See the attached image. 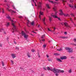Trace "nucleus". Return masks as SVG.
I'll return each instance as SVG.
<instances>
[{"label": "nucleus", "mask_w": 76, "mask_h": 76, "mask_svg": "<svg viewBox=\"0 0 76 76\" xmlns=\"http://www.w3.org/2000/svg\"><path fill=\"white\" fill-rule=\"evenodd\" d=\"M6 17L7 19H9L10 20H11L12 23V25L13 27V28L12 29V32H14V31H18V29L17 28L16 26L15 25V22L13 21V20H12L10 16L9 15L6 14Z\"/></svg>", "instance_id": "f257e3e1"}, {"label": "nucleus", "mask_w": 76, "mask_h": 76, "mask_svg": "<svg viewBox=\"0 0 76 76\" xmlns=\"http://www.w3.org/2000/svg\"><path fill=\"white\" fill-rule=\"evenodd\" d=\"M56 8L57 7L56 6H54V7H53V9L54 11L55 12V13H52L51 14V16H52V17H53V18H57L59 20H61V19H60V18L57 16V13L58 12L57 11Z\"/></svg>", "instance_id": "f03ea898"}, {"label": "nucleus", "mask_w": 76, "mask_h": 76, "mask_svg": "<svg viewBox=\"0 0 76 76\" xmlns=\"http://www.w3.org/2000/svg\"><path fill=\"white\" fill-rule=\"evenodd\" d=\"M54 73H64V70H61L60 69H58L56 68H55V69H54Z\"/></svg>", "instance_id": "7ed1b4c3"}, {"label": "nucleus", "mask_w": 76, "mask_h": 76, "mask_svg": "<svg viewBox=\"0 0 76 76\" xmlns=\"http://www.w3.org/2000/svg\"><path fill=\"white\" fill-rule=\"evenodd\" d=\"M21 35L22 36H23L24 38H25L26 39H27L28 37V35L26 34L23 31H21Z\"/></svg>", "instance_id": "20e7f679"}, {"label": "nucleus", "mask_w": 76, "mask_h": 76, "mask_svg": "<svg viewBox=\"0 0 76 76\" xmlns=\"http://www.w3.org/2000/svg\"><path fill=\"white\" fill-rule=\"evenodd\" d=\"M59 12L60 13H59V15H64V16H69V15L68 14H65L63 13V11H62V10H59Z\"/></svg>", "instance_id": "39448f33"}, {"label": "nucleus", "mask_w": 76, "mask_h": 76, "mask_svg": "<svg viewBox=\"0 0 76 76\" xmlns=\"http://www.w3.org/2000/svg\"><path fill=\"white\" fill-rule=\"evenodd\" d=\"M41 4H42V2H39V3H37V6L38 9H41Z\"/></svg>", "instance_id": "423d86ee"}, {"label": "nucleus", "mask_w": 76, "mask_h": 76, "mask_svg": "<svg viewBox=\"0 0 76 76\" xmlns=\"http://www.w3.org/2000/svg\"><path fill=\"white\" fill-rule=\"evenodd\" d=\"M7 6L8 7L7 8V9L8 10V11H9V12H11V13H16V11H14L13 10H12L9 9V8H10V7H9V6L8 5H7Z\"/></svg>", "instance_id": "0eeeda50"}, {"label": "nucleus", "mask_w": 76, "mask_h": 76, "mask_svg": "<svg viewBox=\"0 0 76 76\" xmlns=\"http://www.w3.org/2000/svg\"><path fill=\"white\" fill-rule=\"evenodd\" d=\"M39 18L40 20H41V16H43L44 15V12H42L41 11H40L39 12Z\"/></svg>", "instance_id": "6e6552de"}, {"label": "nucleus", "mask_w": 76, "mask_h": 76, "mask_svg": "<svg viewBox=\"0 0 76 76\" xmlns=\"http://www.w3.org/2000/svg\"><path fill=\"white\" fill-rule=\"evenodd\" d=\"M54 69H56V68H54L53 69V68H50V67L48 66L47 67V69L48 70H50V71H52L54 73Z\"/></svg>", "instance_id": "1a4fd4ad"}, {"label": "nucleus", "mask_w": 76, "mask_h": 76, "mask_svg": "<svg viewBox=\"0 0 76 76\" xmlns=\"http://www.w3.org/2000/svg\"><path fill=\"white\" fill-rule=\"evenodd\" d=\"M61 25H63V24L65 25V26L66 27V28H70V26H69V25H68V24L67 23H61Z\"/></svg>", "instance_id": "9d476101"}, {"label": "nucleus", "mask_w": 76, "mask_h": 76, "mask_svg": "<svg viewBox=\"0 0 76 76\" xmlns=\"http://www.w3.org/2000/svg\"><path fill=\"white\" fill-rule=\"evenodd\" d=\"M65 49L66 50H68L69 53H72V52H73V50H72L71 48H65Z\"/></svg>", "instance_id": "9b49d317"}, {"label": "nucleus", "mask_w": 76, "mask_h": 76, "mask_svg": "<svg viewBox=\"0 0 76 76\" xmlns=\"http://www.w3.org/2000/svg\"><path fill=\"white\" fill-rule=\"evenodd\" d=\"M48 1L51 3H52V4H57V2L54 1L53 2V1H50V0H48Z\"/></svg>", "instance_id": "f8f14e48"}, {"label": "nucleus", "mask_w": 76, "mask_h": 76, "mask_svg": "<svg viewBox=\"0 0 76 76\" xmlns=\"http://www.w3.org/2000/svg\"><path fill=\"white\" fill-rule=\"evenodd\" d=\"M30 23H31L30 22V21H29V20H27V26H28V27H30V26H29V24H30Z\"/></svg>", "instance_id": "ddd939ff"}, {"label": "nucleus", "mask_w": 76, "mask_h": 76, "mask_svg": "<svg viewBox=\"0 0 76 76\" xmlns=\"http://www.w3.org/2000/svg\"><path fill=\"white\" fill-rule=\"evenodd\" d=\"M45 19H46V18L45 17H44V18L42 19V20L43 22V23L44 25H46L45 23Z\"/></svg>", "instance_id": "4468645a"}, {"label": "nucleus", "mask_w": 76, "mask_h": 76, "mask_svg": "<svg viewBox=\"0 0 76 76\" xmlns=\"http://www.w3.org/2000/svg\"><path fill=\"white\" fill-rule=\"evenodd\" d=\"M66 58H67V57L65 56L61 57V60H64L66 59Z\"/></svg>", "instance_id": "2eb2a0df"}, {"label": "nucleus", "mask_w": 76, "mask_h": 76, "mask_svg": "<svg viewBox=\"0 0 76 76\" xmlns=\"http://www.w3.org/2000/svg\"><path fill=\"white\" fill-rule=\"evenodd\" d=\"M11 56L13 58H15L16 57V55L15 54L12 53L11 54Z\"/></svg>", "instance_id": "dca6fc26"}, {"label": "nucleus", "mask_w": 76, "mask_h": 76, "mask_svg": "<svg viewBox=\"0 0 76 76\" xmlns=\"http://www.w3.org/2000/svg\"><path fill=\"white\" fill-rule=\"evenodd\" d=\"M35 1H37V0H31L32 2H34V4H35V6H37V4H36V3H35Z\"/></svg>", "instance_id": "f3484780"}, {"label": "nucleus", "mask_w": 76, "mask_h": 76, "mask_svg": "<svg viewBox=\"0 0 76 76\" xmlns=\"http://www.w3.org/2000/svg\"><path fill=\"white\" fill-rule=\"evenodd\" d=\"M57 50L58 51H63V49H62V48H61L60 49H57Z\"/></svg>", "instance_id": "a211bd4d"}, {"label": "nucleus", "mask_w": 76, "mask_h": 76, "mask_svg": "<svg viewBox=\"0 0 76 76\" xmlns=\"http://www.w3.org/2000/svg\"><path fill=\"white\" fill-rule=\"evenodd\" d=\"M39 41L40 42V43H42V41H43V42H44V41H45V39H42V40H40V39H39Z\"/></svg>", "instance_id": "6ab92c4d"}, {"label": "nucleus", "mask_w": 76, "mask_h": 76, "mask_svg": "<svg viewBox=\"0 0 76 76\" xmlns=\"http://www.w3.org/2000/svg\"><path fill=\"white\" fill-rule=\"evenodd\" d=\"M56 60H57V61H60V62H61V59H60V58H56Z\"/></svg>", "instance_id": "aec40b11"}, {"label": "nucleus", "mask_w": 76, "mask_h": 76, "mask_svg": "<svg viewBox=\"0 0 76 76\" xmlns=\"http://www.w3.org/2000/svg\"><path fill=\"white\" fill-rule=\"evenodd\" d=\"M62 1L63 3V4L64 5H65V4H64V3H66V1H64V0H62Z\"/></svg>", "instance_id": "412c9836"}, {"label": "nucleus", "mask_w": 76, "mask_h": 76, "mask_svg": "<svg viewBox=\"0 0 76 76\" xmlns=\"http://www.w3.org/2000/svg\"><path fill=\"white\" fill-rule=\"evenodd\" d=\"M46 6L48 9H50V7L49 6V4H46Z\"/></svg>", "instance_id": "4be33fe9"}, {"label": "nucleus", "mask_w": 76, "mask_h": 76, "mask_svg": "<svg viewBox=\"0 0 76 76\" xmlns=\"http://www.w3.org/2000/svg\"><path fill=\"white\" fill-rule=\"evenodd\" d=\"M4 31V28H2L0 29V32H2V31Z\"/></svg>", "instance_id": "5701e85b"}, {"label": "nucleus", "mask_w": 76, "mask_h": 76, "mask_svg": "<svg viewBox=\"0 0 76 76\" xmlns=\"http://www.w3.org/2000/svg\"><path fill=\"white\" fill-rule=\"evenodd\" d=\"M69 6L71 7L72 8H73V7H74V6L70 4H69Z\"/></svg>", "instance_id": "b1692460"}, {"label": "nucleus", "mask_w": 76, "mask_h": 76, "mask_svg": "<svg viewBox=\"0 0 76 76\" xmlns=\"http://www.w3.org/2000/svg\"><path fill=\"white\" fill-rule=\"evenodd\" d=\"M27 56L28 57H29V58L31 57V56H30L29 53H27Z\"/></svg>", "instance_id": "393cba45"}, {"label": "nucleus", "mask_w": 76, "mask_h": 76, "mask_svg": "<svg viewBox=\"0 0 76 76\" xmlns=\"http://www.w3.org/2000/svg\"><path fill=\"white\" fill-rule=\"evenodd\" d=\"M2 66H4V62L3 61H1Z\"/></svg>", "instance_id": "a878e982"}, {"label": "nucleus", "mask_w": 76, "mask_h": 76, "mask_svg": "<svg viewBox=\"0 0 76 76\" xmlns=\"http://www.w3.org/2000/svg\"><path fill=\"white\" fill-rule=\"evenodd\" d=\"M48 29L49 31H50V32H53V31L51 30L49 28H48Z\"/></svg>", "instance_id": "bb28decb"}, {"label": "nucleus", "mask_w": 76, "mask_h": 76, "mask_svg": "<svg viewBox=\"0 0 76 76\" xmlns=\"http://www.w3.org/2000/svg\"><path fill=\"white\" fill-rule=\"evenodd\" d=\"M11 62L12 63V64H14V62L12 60H11Z\"/></svg>", "instance_id": "cd10ccee"}, {"label": "nucleus", "mask_w": 76, "mask_h": 76, "mask_svg": "<svg viewBox=\"0 0 76 76\" xmlns=\"http://www.w3.org/2000/svg\"><path fill=\"white\" fill-rule=\"evenodd\" d=\"M42 38H45V34H44V35H42V36L41 37Z\"/></svg>", "instance_id": "c85d7f7f"}, {"label": "nucleus", "mask_w": 76, "mask_h": 76, "mask_svg": "<svg viewBox=\"0 0 76 76\" xmlns=\"http://www.w3.org/2000/svg\"><path fill=\"white\" fill-rule=\"evenodd\" d=\"M54 55L55 56H59V55L58 53H54Z\"/></svg>", "instance_id": "c756f323"}, {"label": "nucleus", "mask_w": 76, "mask_h": 76, "mask_svg": "<svg viewBox=\"0 0 76 76\" xmlns=\"http://www.w3.org/2000/svg\"><path fill=\"white\" fill-rule=\"evenodd\" d=\"M49 20H50V21H51V17L49 16Z\"/></svg>", "instance_id": "7c9ffc66"}, {"label": "nucleus", "mask_w": 76, "mask_h": 76, "mask_svg": "<svg viewBox=\"0 0 76 76\" xmlns=\"http://www.w3.org/2000/svg\"><path fill=\"white\" fill-rule=\"evenodd\" d=\"M43 48H45V47H46V45H45V44H44L43 45Z\"/></svg>", "instance_id": "2f4dec72"}, {"label": "nucleus", "mask_w": 76, "mask_h": 76, "mask_svg": "<svg viewBox=\"0 0 76 76\" xmlns=\"http://www.w3.org/2000/svg\"><path fill=\"white\" fill-rule=\"evenodd\" d=\"M16 50H19V47H15Z\"/></svg>", "instance_id": "473e14b6"}, {"label": "nucleus", "mask_w": 76, "mask_h": 76, "mask_svg": "<svg viewBox=\"0 0 76 76\" xmlns=\"http://www.w3.org/2000/svg\"><path fill=\"white\" fill-rule=\"evenodd\" d=\"M31 25H33L34 24V22H32V23H31Z\"/></svg>", "instance_id": "72a5a7b5"}, {"label": "nucleus", "mask_w": 76, "mask_h": 76, "mask_svg": "<svg viewBox=\"0 0 76 76\" xmlns=\"http://www.w3.org/2000/svg\"><path fill=\"white\" fill-rule=\"evenodd\" d=\"M69 73H71L72 72V70H69L68 71Z\"/></svg>", "instance_id": "f704fd0d"}, {"label": "nucleus", "mask_w": 76, "mask_h": 76, "mask_svg": "<svg viewBox=\"0 0 76 76\" xmlns=\"http://www.w3.org/2000/svg\"><path fill=\"white\" fill-rule=\"evenodd\" d=\"M9 26V23H7V26Z\"/></svg>", "instance_id": "c9c22d12"}, {"label": "nucleus", "mask_w": 76, "mask_h": 76, "mask_svg": "<svg viewBox=\"0 0 76 76\" xmlns=\"http://www.w3.org/2000/svg\"><path fill=\"white\" fill-rule=\"evenodd\" d=\"M31 51H32L33 53L34 52H35V50H34V49H32V50H31Z\"/></svg>", "instance_id": "e433bc0d"}, {"label": "nucleus", "mask_w": 76, "mask_h": 76, "mask_svg": "<svg viewBox=\"0 0 76 76\" xmlns=\"http://www.w3.org/2000/svg\"><path fill=\"white\" fill-rule=\"evenodd\" d=\"M70 3H72L73 2V0H70Z\"/></svg>", "instance_id": "4c0bfd02"}, {"label": "nucleus", "mask_w": 76, "mask_h": 76, "mask_svg": "<svg viewBox=\"0 0 76 76\" xmlns=\"http://www.w3.org/2000/svg\"><path fill=\"white\" fill-rule=\"evenodd\" d=\"M71 15H72V16H73L74 17L75 16V15L73 14H71Z\"/></svg>", "instance_id": "58836bf2"}, {"label": "nucleus", "mask_w": 76, "mask_h": 76, "mask_svg": "<svg viewBox=\"0 0 76 76\" xmlns=\"http://www.w3.org/2000/svg\"><path fill=\"white\" fill-rule=\"evenodd\" d=\"M63 39H64V38H66V37H61Z\"/></svg>", "instance_id": "ea45409f"}, {"label": "nucleus", "mask_w": 76, "mask_h": 76, "mask_svg": "<svg viewBox=\"0 0 76 76\" xmlns=\"http://www.w3.org/2000/svg\"><path fill=\"white\" fill-rule=\"evenodd\" d=\"M70 19L71 21L72 22V23H73V21H72V18H70Z\"/></svg>", "instance_id": "a19ab883"}, {"label": "nucleus", "mask_w": 76, "mask_h": 76, "mask_svg": "<svg viewBox=\"0 0 76 76\" xmlns=\"http://www.w3.org/2000/svg\"><path fill=\"white\" fill-rule=\"evenodd\" d=\"M56 76H58V74L56 73Z\"/></svg>", "instance_id": "79ce46f5"}, {"label": "nucleus", "mask_w": 76, "mask_h": 76, "mask_svg": "<svg viewBox=\"0 0 76 76\" xmlns=\"http://www.w3.org/2000/svg\"><path fill=\"white\" fill-rule=\"evenodd\" d=\"M44 69H45V70H47V68L45 67H43Z\"/></svg>", "instance_id": "37998d69"}, {"label": "nucleus", "mask_w": 76, "mask_h": 76, "mask_svg": "<svg viewBox=\"0 0 76 76\" xmlns=\"http://www.w3.org/2000/svg\"><path fill=\"white\" fill-rule=\"evenodd\" d=\"M74 42H76V39H74Z\"/></svg>", "instance_id": "c03bdc74"}, {"label": "nucleus", "mask_w": 76, "mask_h": 76, "mask_svg": "<svg viewBox=\"0 0 76 76\" xmlns=\"http://www.w3.org/2000/svg\"><path fill=\"white\" fill-rule=\"evenodd\" d=\"M48 61H51V59H48Z\"/></svg>", "instance_id": "a18cd8bd"}, {"label": "nucleus", "mask_w": 76, "mask_h": 76, "mask_svg": "<svg viewBox=\"0 0 76 76\" xmlns=\"http://www.w3.org/2000/svg\"><path fill=\"white\" fill-rule=\"evenodd\" d=\"M19 18H22V16H19Z\"/></svg>", "instance_id": "49530a36"}, {"label": "nucleus", "mask_w": 76, "mask_h": 76, "mask_svg": "<svg viewBox=\"0 0 76 76\" xmlns=\"http://www.w3.org/2000/svg\"><path fill=\"white\" fill-rule=\"evenodd\" d=\"M2 13H4V10H3V9H2Z\"/></svg>", "instance_id": "de8ad7c7"}, {"label": "nucleus", "mask_w": 76, "mask_h": 76, "mask_svg": "<svg viewBox=\"0 0 76 76\" xmlns=\"http://www.w3.org/2000/svg\"><path fill=\"white\" fill-rule=\"evenodd\" d=\"M67 32H65L64 33V34H65V35H67Z\"/></svg>", "instance_id": "09e8293b"}, {"label": "nucleus", "mask_w": 76, "mask_h": 76, "mask_svg": "<svg viewBox=\"0 0 76 76\" xmlns=\"http://www.w3.org/2000/svg\"><path fill=\"white\" fill-rule=\"evenodd\" d=\"M46 56L47 57H48H48H49V56H48V55H46Z\"/></svg>", "instance_id": "8fccbe9b"}, {"label": "nucleus", "mask_w": 76, "mask_h": 76, "mask_svg": "<svg viewBox=\"0 0 76 76\" xmlns=\"http://www.w3.org/2000/svg\"><path fill=\"white\" fill-rule=\"evenodd\" d=\"M4 34H6V32L5 31H4Z\"/></svg>", "instance_id": "3c124183"}, {"label": "nucleus", "mask_w": 76, "mask_h": 76, "mask_svg": "<svg viewBox=\"0 0 76 76\" xmlns=\"http://www.w3.org/2000/svg\"><path fill=\"white\" fill-rule=\"evenodd\" d=\"M32 32H33V33H35V34H37V33L34 32V31H32Z\"/></svg>", "instance_id": "603ef678"}, {"label": "nucleus", "mask_w": 76, "mask_h": 76, "mask_svg": "<svg viewBox=\"0 0 76 76\" xmlns=\"http://www.w3.org/2000/svg\"><path fill=\"white\" fill-rule=\"evenodd\" d=\"M20 69H21V70H22L23 69V68L21 67H20Z\"/></svg>", "instance_id": "864d4df0"}, {"label": "nucleus", "mask_w": 76, "mask_h": 76, "mask_svg": "<svg viewBox=\"0 0 76 76\" xmlns=\"http://www.w3.org/2000/svg\"><path fill=\"white\" fill-rule=\"evenodd\" d=\"M0 47H2V45L1 44H0Z\"/></svg>", "instance_id": "5fc2aeb1"}, {"label": "nucleus", "mask_w": 76, "mask_h": 76, "mask_svg": "<svg viewBox=\"0 0 76 76\" xmlns=\"http://www.w3.org/2000/svg\"><path fill=\"white\" fill-rule=\"evenodd\" d=\"M41 76H44V74H42L41 75Z\"/></svg>", "instance_id": "6e6d98bb"}, {"label": "nucleus", "mask_w": 76, "mask_h": 76, "mask_svg": "<svg viewBox=\"0 0 76 76\" xmlns=\"http://www.w3.org/2000/svg\"><path fill=\"white\" fill-rule=\"evenodd\" d=\"M14 44H16V43L15 42V41L14 42Z\"/></svg>", "instance_id": "4d7b16f0"}, {"label": "nucleus", "mask_w": 76, "mask_h": 76, "mask_svg": "<svg viewBox=\"0 0 76 76\" xmlns=\"http://www.w3.org/2000/svg\"><path fill=\"white\" fill-rule=\"evenodd\" d=\"M38 57H39V58H40V56H39V55H38Z\"/></svg>", "instance_id": "13d9d810"}, {"label": "nucleus", "mask_w": 76, "mask_h": 76, "mask_svg": "<svg viewBox=\"0 0 76 76\" xmlns=\"http://www.w3.org/2000/svg\"><path fill=\"white\" fill-rule=\"evenodd\" d=\"M14 9H15V10H16V8H15V7H14Z\"/></svg>", "instance_id": "bf43d9fd"}, {"label": "nucleus", "mask_w": 76, "mask_h": 76, "mask_svg": "<svg viewBox=\"0 0 76 76\" xmlns=\"http://www.w3.org/2000/svg\"><path fill=\"white\" fill-rule=\"evenodd\" d=\"M53 29H54V30H56V28H53Z\"/></svg>", "instance_id": "052dcab7"}, {"label": "nucleus", "mask_w": 76, "mask_h": 76, "mask_svg": "<svg viewBox=\"0 0 76 76\" xmlns=\"http://www.w3.org/2000/svg\"><path fill=\"white\" fill-rule=\"evenodd\" d=\"M40 26V25H39L38 26V27H39Z\"/></svg>", "instance_id": "680f3d73"}, {"label": "nucleus", "mask_w": 76, "mask_h": 76, "mask_svg": "<svg viewBox=\"0 0 76 76\" xmlns=\"http://www.w3.org/2000/svg\"><path fill=\"white\" fill-rule=\"evenodd\" d=\"M43 10H45V9L43 8Z\"/></svg>", "instance_id": "e2e57ef3"}, {"label": "nucleus", "mask_w": 76, "mask_h": 76, "mask_svg": "<svg viewBox=\"0 0 76 76\" xmlns=\"http://www.w3.org/2000/svg\"><path fill=\"white\" fill-rule=\"evenodd\" d=\"M4 1H5V2H6V1H7L6 0H5Z\"/></svg>", "instance_id": "0e129e2a"}, {"label": "nucleus", "mask_w": 76, "mask_h": 76, "mask_svg": "<svg viewBox=\"0 0 76 76\" xmlns=\"http://www.w3.org/2000/svg\"><path fill=\"white\" fill-rule=\"evenodd\" d=\"M4 69L5 70H6V68L5 67L4 68Z\"/></svg>", "instance_id": "69168bd1"}, {"label": "nucleus", "mask_w": 76, "mask_h": 76, "mask_svg": "<svg viewBox=\"0 0 76 76\" xmlns=\"http://www.w3.org/2000/svg\"><path fill=\"white\" fill-rule=\"evenodd\" d=\"M74 25L75 26H76V25H75V24H74Z\"/></svg>", "instance_id": "338daca9"}, {"label": "nucleus", "mask_w": 76, "mask_h": 76, "mask_svg": "<svg viewBox=\"0 0 76 76\" xmlns=\"http://www.w3.org/2000/svg\"><path fill=\"white\" fill-rule=\"evenodd\" d=\"M32 6H34V5L32 4Z\"/></svg>", "instance_id": "774afa93"}]
</instances>
